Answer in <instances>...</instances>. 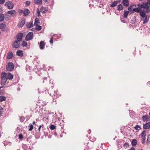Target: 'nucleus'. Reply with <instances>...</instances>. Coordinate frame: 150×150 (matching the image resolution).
Returning a JSON list of instances; mask_svg holds the SVG:
<instances>
[{
	"instance_id": "obj_1",
	"label": "nucleus",
	"mask_w": 150,
	"mask_h": 150,
	"mask_svg": "<svg viewBox=\"0 0 150 150\" xmlns=\"http://www.w3.org/2000/svg\"><path fill=\"white\" fill-rule=\"evenodd\" d=\"M138 10V13H140V15L142 18H144L145 17L148 16L146 13H149L148 11L149 10L146 9L140 3L139 4Z\"/></svg>"
},
{
	"instance_id": "obj_2",
	"label": "nucleus",
	"mask_w": 150,
	"mask_h": 150,
	"mask_svg": "<svg viewBox=\"0 0 150 150\" xmlns=\"http://www.w3.org/2000/svg\"><path fill=\"white\" fill-rule=\"evenodd\" d=\"M6 73L5 72H3L1 73V84L2 86L4 85L6 82L7 79L6 77Z\"/></svg>"
},
{
	"instance_id": "obj_3",
	"label": "nucleus",
	"mask_w": 150,
	"mask_h": 150,
	"mask_svg": "<svg viewBox=\"0 0 150 150\" xmlns=\"http://www.w3.org/2000/svg\"><path fill=\"white\" fill-rule=\"evenodd\" d=\"M14 65L12 62H9L6 66V69L7 71H11L14 70Z\"/></svg>"
},
{
	"instance_id": "obj_4",
	"label": "nucleus",
	"mask_w": 150,
	"mask_h": 150,
	"mask_svg": "<svg viewBox=\"0 0 150 150\" xmlns=\"http://www.w3.org/2000/svg\"><path fill=\"white\" fill-rule=\"evenodd\" d=\"M33 38V33L32 32H30L28 33L26 35L25 38V40L26 41H29Z\"/></svg>"
},
{
	"instance_id": "obj_5",
	"label": "nucleus",
	"mask_w": 150,
	"mask_h": 150,
	"mask_svg": "<svg viewBox=\"0 0 150 150\" xmlns=\"http://www.w3.org/2000/svg\"><path fill=\"white\" fill-rule=\"evenodd\" d=\"M23 34L21 33H18L16 35L17 40L19 42L22 41V38L23 37Z\"/></svg>"
},
{
	"instance_id": "obj_6",
	"label": "nucleus",
	"mask_w": 150,
	"mask_h": 150,
	"mask_svg": "<svg viewBox=\"0 0 150 150\" xmlns=\"http://www.w3.org/2000/svg\"><path fill=\"white\" fill-rule=\"evenodd\" d=\"M5 6H6L8 8L10 9H12L14 6L13 4L10 1L6 2Z\"/></svg>"
},
{
	"instance_id": "obj_7",
	"label": "nucleus",
	"mask_w": 150,
	"mask_h": 150,
	"mask_svg": "<svg viewBox=\"0 0 150 150\" xmlns=\"http://www.w3.org/2000/svg\"><path fill=\"white\" fill-rule=\"evenodd\" d=\"M142 119L143 122H147L150 120V117L148 115H145L142 117Z\"/></svg>"
},
{
	"instance_id": "obj_8",
	"label": "nucleus",
	"mask_w": 150,
	"mask_h": 150,
	"mask_svg": "<svg viewBox=\"0 0 150 150\" xmlns=\"http://www.w3.org/2000/svg\"><path fill=\"white\" fill-rule=\"evenodd\" d=\"M6 77L7 79L12 80L13 78V76L10 72L6 73Z\"/></svg>"
},
{
	"instance_id": "obj_9",
	"label": "nucleus",
	"mask_w": 150,
	"mask_h": 150,
	"mask_svg": "<svg viewBox=\"0 0 150 150\" xmlns=\"http://www.w3.org/2000/svg\"><path fill=\"white\" fill-rule=\"evenodd\" d=\"M137 8H133L132 9L129 10V13L130 14H133L134 13V12L138 13V11L139 6V4H137Z\"/></svg>"
},
{
	"instance_id": "obj_10",
	"label": "nucleus",
	"mask_w": 150,
	"mask_h": 150,
	"mask_svg": "<svg viewBox=\"0 0 150 150\" xmlns=\"http://www.w3.org/2000/svg\"><path fill=\"white\" fill-rule=\"evenodd\" d=\"M25 22V19L23 18L21 22L18 25V26L20 28L22 27L24 25Z\"/></svg>"
},
{
	"instance_id": "obj_11",
	"label": "nucleus",
	"mask_w": 150,
	"mask_h": 150,
	"mask_svg": "<svg viewBox=\"0 0 150 150\" xmlns=\"http://www.w3.org/2000/svg\"><path fill=\"white\" fill-rule=\"evenodd\" d=\"M19 41H18L17 40H15L13 42V44H14V45H13V48H17L20 46V43H18Z\"/></svg>"
},
{
	"instance_id": "obj_12",
	"label": "nucleus",
	"mask_w": 150,
	"mask_h": 150,
	"mask_svg": "<svg viewBox=\"0 0 150 150\" xmlns=\"http://www.w3.org/2000/svg\"><path fill=\"white\" fill-rule=\"evenodd\" d=\"M120 2V1H113L110 4V6L112 8H113L116 6Z\"/></svg>"
},
{
	"instance_id": "obj_13",
	"label": "nucleus",
	"mask_w": 150,
	"mask_h": 150,
	"mask_svg": "<svg viewBox=\"0 0 150 150\" xmlns=\"http://www.w3.org/2000/svg\"><path fill=\"white\" fill-rule=\"evenodd\" d=\"M45 43L43 41H41L40 43L39 47L41 50H43L44 48Z\"/></svg>"
},
{
	"instance_id": "obj_14",
	"label": "nucleus",
	"mask_w": 150,
	"mask_h": 150,
	"mask_svg": "<svg viewBox=\"0 0 150 150\" xmlns=\"http://www.w3.org/2000/svg\"><path fill=\"white\" fill-rule=\"evenodd\" d=\"M150 127V122L143 124V128L144 129H147Z\"/></svg>"
},
{
	"instance_id": "obj_15",
	"label": "nucleus",
	"mask_w": 150,
	"mask_h": 150,
	"mask_svg": "<svg viewBox=\"0 0 150 150\" xmlns=\"http://www.w3.org/2000/svg\"><path fill=\"white\" fill-rule=\"evenodd\" d=\"M30 13V11L28 8H25L23 11V13L24 15H23L24 16H27Z\"/></svg>"
},
{
	"instance_id": "obj_16",
	"label": "nucleus",
	"mask_w": 150,
	"mask_h": 150,
	"mask_svg": "<svg viewBox=\"0 0 150 150\" xmlns=\"http://www.w3.org/2000/svg\"><path fill=\"white\" fill-rule=\"evenodd\" d=\"M16 54L20 57H23V53L22 50H18L16 52Z\"/></svg>"
},
{
	"instance_id": "obj_17",
	"label": "nucleus",
	"mask_w": 150,
	"mask_h": 150,
	"mask_svg": "<svg viewBox=\"0 0 150 150\" xmlns=\"http://www.w3.org/2000/svg\"><path fill=\"white\" fill-rule=\"evenodd\" d=\"M13 56V54L11 52H10L8 53L6 58L8 59H11Z\"/></svg>"
},
{
	"instance_id": "obj_18",
	"label": "nucleus",
	"mask_w": 150,
	"mask_h": 150,
	"mask_svg": "<svg viewBox=\"0 0 150 150\" xmlns=\"http://www.w3.org/2000/svg\"><path fill=\"white\" fill-rule=\"evenodd\" d=\"M123 5L126 7H127L129 5V2L128 0H123L122 1Z\"/></svg>"
},
{
	"instance_id": "obj_19",
	"label": "nucleus",
	"mask_w": 150,
	"mask_h": 150,
	"mask_svg": "<svg viewBox=\"0 0 150 150\" xmlns=\"http://www.w3.org/2000/svg\"><path fill=\"white\" fill-rule=\"evenodd\" d=\"M25 25L27 28H30L33 26V24L32 23H29L27 22L26 23Z\"/></svg>"
},
{
	"instance_id": "obj_20",
	"label": "nucleus",
	"mask_w": 150,
	"mask_h": 150,
	"mask_svg": "<svg viewBox=\"0 0 150 150\" xmlns=\"http://www.w3.org/2000/svg\"><path fill=\"white\" fill-rule=\"evenodd\" d=\"M124 12L123 17L124 18H126L127 17L129 13V11H127L125 10Z\"/></svg>"
},
{
	"instance_id": "obj_21",
	"label": "nucleus",
	"mask_w": 150,
	"mask_h": 150,
	"mask_svg": "<svg viewBox=\"0 0 150 150\" xmlns=\"http://www.w3.org/2000/svg\"><path fill=\"white\" fill-rule=\"evenodd\" d=\"M8 13L11 15L12 16H13V15L16 13V11L15 10H12L11 11H8Z\"/></svg>"
},
{
	"instance_id": "obj_22",
	"label": "nucleus",
	"mask_w": 150,
	"mask_h": 150,
	"mask_svg": "<svg viewBox=\"0 0 150 150\" xmlns=\"http://www.w3.org/2000/svg\"><path fill=\"white\" fill-rule=\"evenodd\" d=\"M131 144L133 146H135L137 144V141L135 139H134L132 140Z\"/></svg>"
},
{
	"instance_id": "obj_23",
	"label": "nucleus",
	"mask_w": 150,
	"mask_h": 150,
	"mask_svg": "<svg viewBox=\"0 0 150 150\" xmlns=\"http://www.w3.org/2000/svg\"><path fill=\"white\" fill-rule=\"evenodd\" d=\"M150 4V0H147V2H144L142 4H141L143 6H148V5Z\"/></svg>"
},
{
	"instance_id": "obj_24",
	"label": "nucleus",
	"mask_w": 150,
	"mask_h": 150,
	"mask_svg": "<svg viewBox=\"0 0 150 150\" xmlns=\"http://www.w3.org/2000/svg\"><path fill=\"white\" fill-rule=\"evenodd\" d=\"M146 135V131L144 130L142 131L141 134V138H145Z\"/></svg>"
},
{
	"instance_id": "obj_25",
	"label": "nucleus",
	"mask_w": 150,
	"mask_h": 150,
	"mask_svg": "<svg viewBox=\"0 0 150 150\" xmlns=\"http://www.w3.org/2000/svg\"><path fill=\"white\" fill-rule=\"evenodd\" d=\"M144 18H145L143 20V24H145L147 22H148L149 21V17L148 16L147 17L146 16Z\"/></svg>"
},
{
	"instance_id": "obj_26",
	"label": "nucleus",
	"mask_w": 150,
	"mask_h": 150,
	"mask_svg": "<svg viewBox=\"0 0 150 150\" xmlns=\"http://www.w3.org/2000/svg\"><path fill=\"white\" fill-rule=\"evenodd\" d=\"M123 7L122 6L121 4H120L117 6V10L120 11L122 10L123 9Z\"/></svg>"
},
{
	"instance_id": "obj_27",
	"label": "nucleus",
	"mask_w": 150,
	"mask_h": 150,
	"mask_svg": "<svg viewBox=\"0 0 150 150\" xmlns=\"http://www.w3.org/2000/svg\"><path fill=\"white\" fill-rule=\"evenodd\" d=\"M6 98L3 96H0V102H2L4 101H6Z\"/></svg>"
},
{
	"instance_id": "obj_28",
	"label": "nucleus",
	"mask_w": 150,
	"mask_h": 150,
	"mask_svg": "<svg viewBox=\"0 0 150 150\" xmlns=\"http://www.w3.org/2000/svg\"><path fill=\"white\" fill-rule=\"evenodd\" d=\"M4 18V14H0V22L3 21Z\"/></svg>"
},
{
	"instance_id": "obj_29",
	"label": "nucleus",
	"mask_w": 150,
	"mask_h": 150,
	"mask_svg": "<svg viewBox=\"0 0 150 150\" xmlns=\"http://www.w3.org/2000/svg\"><path fill=\"white\" fill-rule=\"evenodd\" d=\"M137 22V19L136 17L135 16L133 17V19L131 21V23L132 24H135Z\"/></svg>"
},
{
	"instance_id": "obj_30",
	"label": "nucleus",
	"mask_w": 150,
	"mask_h": 150,
	"mask_svg": "<svg viewBox=\"0 0 150 150\" xmlns=\"http://www.w3.org/2000/svg\"><path fill=\"white\" fill-rule=\"evenodd\" d=\"M44 127V126L43 124H42L41 125H40L39 126V127L38 128V132L39 133L40 132V129H42V130H43Z\"/></svg>"
},
{
	"instance_id": "obj_31",
	"label": "nucleus",
	"mask_w": 150,
	"mask_h": 150,
	"mask_svg": "<svg viewBox=\"0 0 150 150\" xmlns=\"http://www.w3.org/2000/svg\"><path fill=\"white\" fill-rule=\"evenodd\" d=\"M42 2V0H34V3L35 4H39Z\"/></svg>"
},
{
	"instance_id": "obj_32",
	"label": "nucleus",
	"mask_w": 150,
	"mask_h": 150,
	"mask_svg": "<svg viewBox=\"0 0 150 150\" xmlns=\"http://www.w3.org/2000/svg\"><path fill=\"white\" fill-rule=\"evenodd\" d=\"M6 26V24L4 23H3L0 24V29H2L5 28Z\"/></svg>"
},
{
	"instance_id": "obj_33",
	"label": "nucleus",
	"mask_w": 150,
	"mask_h": 150,
	"mask_svg": "<svg viewBox=\"0 0 150 150\" xmlns=\"http://www.w3.org/2000/svg\"><path fill=\"white\" fill-rule=\"evenodd\" d=\"M40 133L41 132L39 133V132H37L35 135V137L37 139L39 138L40 136Z\"/></svg>"
},
{
	"instance_id": "obj_34",
	"label": "nucleus",
	"mask_w": 150,
	"mask_h": 150,
	"mask_svg": "<svg viewBox=\"0 0 150 150\" xmlns=\"http://www.w3.org/2000/svg\"><path fill=\"white\" fill-rule=\"evenodd\" d=\"M42 29V27L39 25H37L35 29L36 30L39 31Z\"/></svg>"
},
{
	"instance_id": "obj_35",
	"label": "nucleus",
	"mask_w": 150,
	"mask_h": 150,
	"mask_svg": "<svg viewBox=\"0 0 150 150\" xmlns=\"http://www.w3.org/2000/svg\"><path fill=\"white\" fill-rule=\"evenodd\" d=\"M21 45L23 47H27V42H25V41H23L22 43L21 44Z\"/></svg>"
},
{
	"instance_id": "obj_36",
	"label": "nucleus",
	"mask_w": 150,
	"mask_h": 150,
	"mask_svg": "<svg viewBox=\"0 0 150 150\" xmlns=\"http://www.w3.org/2000/svg\"><path fill=\"white\" fill-rule=\"evenodd\" d=\"M41 11L42 13H45L46 11V9L44 7L42 6L41 8Z\"/></svg>"
},
{
	"instance_id": "obj_37",
	"label": "nucleus",
	"mask_w": 150,
	"mask_h": 150,
	"mask_svg": "<svg viewBox=\"0 0 150 150\" xmlns=\"http://www.w3.org/2000/svg\"><path fill=\"white\" fill-rule=\"evenodd\" d=\"M143 6L144 7V8L146 9L147 10H148V11L150 12V4H148V6H145L144 5Z\"/></svg>"
},
{
	"instance_id": "obj_38",
	"label": "nucleus",
	"mask_w": 150,
	"mask_h": 150,
	"mask_svg": "<svg viewBox=\"0 0 150 150\" xmlns=\"http://www.w3.org/2000/svg\"><path fill=\"white\" fill-rule=\"evenodd\" d=\"M134 128L136 130H139L141 129L140 126L139 125H136L134 127Z\"/></svg>"
},
{
	"instance_id": "obj_39",
	"label": "nucleus",
	"mask_w": 150,
	"mask_h": 150,
	"mask_svg": "<svg viewBox=\"0 0 150 150\" xmlns=\"http://www.w3.org/2000/svg\"><path fill=\"white\" fill-rule=\"evenodd\" d=\"M50 128L51 130H53L55 129L56 126L54 125H51L50 126Z\"/></svg>"
},
{
	"instance_id": "obj_40",
	"label": "nucleus",
	"mask_w": 150,
	"mask_h": 150,
	"mask_svg": "<svg viewBox=\"0 0 150 150\" xmlns=\"http://www.w3.org/2000/svg\"><path fill=\"white\" fill-rule=\"evenodd\" d=\"M150 142V134H149L148 136V139L146 141L147 144H149Z\"/></svg>"
},
{
	"instance_id": "obj_41",
	"label": "nucleus",
	"mask_w": 150,
	"mask_h": 150,
	"mask_svg": "<svg viewBox=\"0 0 150 150\" xmlns=\"http://www.w3.org/2000/svg\"><path fill=\"white\" fill-rule=\"evenodd\" d=\"M25 120V117L24 116H21L20 118V121L21 122H23Z\"/></svg>"
},
{
	"instance_id": "obj_42",
	"label": "nucleus",
	"mask_w": 150,
	"mask_h": 150,
	"mask_svg": "<svg viewBox=\"0 0 150 150\" xmlns=\"http://www.w3.org/2000/svg\"><path fill=\"white\" fill-rule=\"evenodd\" d=\"M124 147L128 148L129 147V144L128 143L125 142L123 145Z\"/></svg>"
},
{
	"instance_id": "obj_43",
	"label": "nucleus",
	"mask_w": 150,
	"mask_h": 150,
	"mask_svg": "<svg viewBox=\"0 0 150 150\" xmlns=\"http://www.w3.org/2000/svg\"><path fill=\"white\" fill-rule=\"evenodd\" d=\"M135 6V7L136 6V4H134V5H131L129 6L128 8V9L129 10H130L132 9V6Z\"/></svg>"
},
{
	"instance_id": "obj_44",
	"label": "nucleus",
	"mask_w": 150,
	"mask_h": 150,
	"mask_svg": "<svg viewBox=\"0 0 150 150\" xmlns=\"http://www.w3.org/2000/svg\"><path fill=\"white\" fill-rule=\"evenodd\" d=\"M35 23H40V20L39 19L37 18H36L35 20Z\"/></svg>"
},
{
	"instance_id": "obj_45",
	"label": "nucleus",
	"mask_w": 150,
	"mask_h": 150,
	"mask_svg": "<svg viewBox=\"0 0 150 150\" xmlns=\"http://www.w3.org/2000/svg\"><path fill=\"white\" fill-rule=\"evenodd\" d=\"M19 139L20 140L22 139L23 138V136L21 134H20L18 135Z\"/></svg>"
},
{
	"instance_id": "obj_46",
	"label": "nucleus",
	"mask_w": 150,
	"mask_h": 150,
	"mask_svg": "<svg viewBox=\"0 0 150 150\" xmlns=\"http://www.w3.org/2000/svg\"><path fill=\"white\" fill-rule=\"evenodd\" d=\"M33 128V126L32 124H31L30 125V127L29 129V130L30 131H32Z\"/></svg>"
},
{
	"instance_id": "obj_47",
	"label": "nucleus",
	"mask_w": 150,
	"mask_h": 150,
	"mask_svg": "<svg viewBox=\"0 0 150 150\" xmlns=\"http://www.w3.org/2000/svg\"><path fill=\"white\" fill-rule=\"evenodd\" d=\"M31 2L30 1H27L25 2V4H26V6H28L30 4Z\"/></svg>"
},
{
	"instance_id": "obj_48",
	"label": "nucleus",
	"mask_w": 150,
	"mask_h": 150,
	"mask_svg": "<svg viewBox=\"0 0 150 150\" xmlns=\"http://www.w3.org/2000/svg\"><path fill=\"white\" fill-rule=\"evenodd\" d=\"M22 147L23 149H24L25 150H27V146L26 145H23Z\"/></svg>"
},
{
	"instance_id": "obj_49",
	"label": "nucleus",
	"mask_w": 150,
	"mask_h": 150,
	"mask_svg": "<svg viewBox=\"0 0 150 150\" xmlns=\"http://www.w3.org/2000/svg\"><path fill=\"white\" fill-rule=\"evenodd\" d=\"M142 143L144 144L145 142V138H142Z\"/></svg>"
},
{
	"instance_id": "obj_50",
	"label": "nucleus",
	"mask_w": 150,
	"mask_h": 150,
	"mask_svg": "<svg viewBox=\"0 0 150 150\" xmlns=\"http://www.w3.org/2000/svg\"><path fill=\"white\" fill-rule=\"evenodd\" d=\"M19 15H21V14L23 13V11L22 9H20L19 10Z\"/></svg>"
},
{
	"instance_id": "obj_51",
	"label": "nucleus",
	"mask_w": 150,
	"mask_h": 150,
	"mask_svg": "<svg viewBox=\"0 0 150 150\" xmlns=\"http://www.w3.org/2000/svg\"><path fill=\"white\" fill-rule=\"evenodd\" d=\"M50 44H53V38L52 37L51 38L50 40Z\"/></svg>"
},
{
	"instance_id": "obj_52",
	"label": "nucleus",
	"mask_w": 150,
	"mask_h": 150,
	"mask_svg": "<svg viewBox=\"0 0 150 150\" xmlns=\"http://www.w3.org/2000/svg\"><path fill=\"white\" fill-rule=\"evenodd\" d=\"M5 2V0H0V4H3Z\"/></svg>"
},
{
	"instance_id": "obj_53",
	"label": "nucleus",
	"mask_w": 150,
	"mask_h": 150,
	"mask_svg": "<svg viewBox=\"0 0 150 150\" xmlns=\"http://www.w3.org/2000/svg\"><path fill=\"white\" fill-rule=\"evenodd\" d=\"M37 13L38 14V16H39L40 15V11L38 9V11H37Z\"/></svg>"
},
{
	"instance_id": "obj_54",
	"label": "nucleus",
	"mask_w": 150,
	"mask_h": 150,
	"mask_svg": "<svg viewBox=\"0 0 150 150\" xmlns=\"http://www.w3.org/2000/svg\"><path fill=\"white\" fill-rule=\"evenodd\" d=\"M3 10V8L2 7L0 6V13H2Z\"/></svg>"
},
{
	"instance_id": "obj_55",
	"label": "nucleus",
	"mask_w": 150,
	"mask_h": 150,
	"mask_svg": "<svg viewBox=\"0 0 150 150\" xmlns=\"http://www.w3.org/2000/svg\"><path fill=\"white\" fill-rule=\"evenodd\" d=\"M44 135L45 136H47L48 135V133L47 132H45V131H44Z\"/></svg>"
},
{
	"instance_id": "obj_56",
	"label": "nucleus",
	"mask_w": 150,
	"mask_h": 150,
	"mask_svg": "<svg viewBox=\"0 0 150 150\" xmlns=\"http://www.w3.org/2000/svg\"><path fill=\"white\" fill-rule=\"evenodd\" d=\"M8 28H5L4 30H3V31L4 32H6L8 31Z\"/></svg>"
},
{
	"instance_id": "obj_57",
	"label": "nucleus",
	"mask_w": 150,
	"mask_h": 150,
	"mask_svg": "<svg viewBox=\"0 0 150 150\" xmlns=\"http://www.w3.org/2000/svg\"><path fill=\"white\" fill-rule=\"evenodd\" d=\"M43 92H45V93H47V92H48V89H46V90H45V91H42ZM48 93H49L48 92Z\"/></svg>"
},
{
	"instance_id": "obj_58",
	"label": "nucleus",
	"mask_w": 150,
	"mask_h": 150,
	"mask_svg": "<svg viewBox=\"0 0 150 150\" xmlns=\"http://www.w3.org/2000/svg\"><path fill=\"white\" fill-rule=\"evenodd\" d=\"M53 134L55 136H57V134L56 132H54Z\"/></svg>"
},
{
	"instance_id": "obj_59",
	"label": "nucleus",
	"mask_w": 150,
	"mask_h": 150,
	"mask_svg": "<svg viewBox=\"0 0 150 150\" xmlns=\"http://www.w3.org/2000/svg\"><path fill=\"white\" fill-rule=\"evenodd\" d=\"M128 150H135V149L134 147H132L131 149H128Z\"/></svg>"
},
{
	"instance_id": "obj_60",
	"label": "nucleus",
	"mask_w": 150,
	"mask_h": 150,
	"mask_svg": "<svg viewBox=\"0 0 150 150\" xmlns=\"http://www.w3.org/2000/svg\"><path fill=\"white\" fill-rule=\"evenodd\" d=\"M121 22H122L123 23H126L125 21V20H122V19H121Z\"/></svg>"
},
{
	"instance_id": "obj_61",
	"label": "nucleus",
	"mask_w": 150,
	"mask_h": 150,
	"mask_svg": "<svg viewBox=\"0 0 150 150\" xmlns=\"http://www.w3.org/2000/svg\"><path fill=\"white\" fill-rule=\"evenodd\" d=\"M91 132V130L90 129H89L88 130V134H90Z\"/></svg>"
},
{
	"instance_id": "obj_62",
	"label": "nucleus",
	"mask_w": 150,
	"mask_h": 150,
	"mask_svg": "<svg viewBox=\"0 0 150 150\" xmlns=\"http://www.w3.org/2000/svg\"><path fill=\"white\" fill-rule=\"evenodd\" d=\"M147 85L148 86H149L150 85V81H148L147 83Z\"/></svg>"
},
{
	"instance_id": "obj_63",
	"label": "nucleus",
	"mask_w": 150,
	"mask_h": 150,
	"mask_svg": "<svg viewBox=\"0 0 150 150\" xmlns=\"http://www.w3.org/2000/svg\"><path fill=\"white\" fill-rule=\"evenodd\" d=\"M5 18V20L6 21H7L9 19V18H8L7 17H6Z\"/></svg>"
},
{
	"instance_id": "obj_64",
	"label": "nucleus",
	"mask_w": 150,
	"mask_h": 150,
	"mask_svg": "<svg viewBox=\"0 0 150 150\" xmlns=\"http://www.w3.org/2000/svg\"><path fill=\"white\" fill-rule=\"evenodd\" d=\"M0 91L3 93L4 92V90L2 89V90H1Z\"/></svg>"
}]
</instances>
